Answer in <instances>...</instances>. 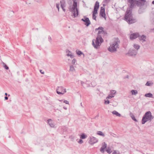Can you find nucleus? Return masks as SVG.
Returning a JSON list of instances; mask_svg holds the SVG:
<instances>
[{
  "label": "nucleus",
  "instance_id": "obj_1",
  "mask_svg": "<svg viewBox=\"0 0 154 154\" xmlns=\"http://www.w3.org/2000/svg\"><path fill=\"white\" fill-rule=\"evenodd\" d=\"M120 43V41L118 38H115L112 44L108 48V51L112 53L116 51L117 49L119 48V44Z\"/></svg>",
  "mask_w": 154,
  "mask_h": 154
},
{
  "label": "nucleus",
  "instance_id": "obj_2",
  "mask_svg": "<svg viewBox=\"0 0 154 154\" xmlns=\"http://www.w3.org/2000/svg\"><path fill=\"white\" fill-rule=\"evenodd\" d=\"M72 0L73 1L72 6H69V11L73 14L74 18L78 15L79 11L77 8V2H76V0Z\"/></svg>",
  "mask_w": 154,
  "mask_h": 154
},
{
  "label": "nucleus",
  "instance_id": "obj_3",
  "mask_svg": "<svg viewBox=\"0 0 154 154\" xmlns=\"http://www.w3.org/2000/svg\"><path fill=\"white\" fill-rule=\"evenodd\" d=\"M154 118L150 111L146 112L143 115L141 121L142 124H144L147 121L151 122Z\"/></svg>",
  "mask_w": 154,
  "mask_h": 154
},
{
  "label": "nucleus",
  "instance_id": "obj_4",
  "mask_svg": "<svg viewBox=\"0 0 154 154\" xmlns=\"http://www.w3.org/2000/svg\"><path fill=\"white\" fill-rule=\"evenodd\" d=\"M130 11H126L124 17L125 20L128 23L131 24L136 22V19L133 18L131 12H129Z\"/></svg>",
  "mask_w": 154,
  "mask_h": 154
},
{
  "label": "nucleus",
  "instance_id": "obj_5",
  "mask_svg": "<svg viewBox=\"0 0 154 154\" xmlns=\"http://www.w3.org/2000/svg\"><path fill=\"white\" fill-rule=\"evenodd\" d=\"M103 41V40L101 36L100 35H98L96 39H94L92 40V45L94 48L97 49Z\"/></svg>",
  "mask_w": 154,
  "mask_h": 154
},
{
  "label": "nucleus",
  "instance_id": "obj_6",
  "mask_svg": "<svg viewBox=\"0 0 154 154\" xmlns=\"http://www.w3.org/2000/svg\"><path fill=\"white\" fill-rule=\"evenodd\" d=\"M136 0H128V2L130 3L128 5L129 8H128L127 11H130L129 12H131L132 9L136 5Z\"/></svg>",
  "mask_w": 154,
  "mask_h": 154
},
{
  "label": "nucleus",
  "instance_id": "obj_7",
  "mask_svg": "<svg viewBox=\"0 0 154 154\" xmlns=\"http://www.w3.org/2000/svg\"><path fill=\"white\" fill-rule=\"evenodd\" d=\"M56 91L58 94H63L66 92V89L64 88L62 86L57 87Z\"/></svg>",
  "mask_w": 154,
  "mask_h": 154
},
{
  "label": "nucleus",
  "instance_id": "obj_8",
  "mask_svg": "<svg viewBox=\"0 0 154 154\" xmlns=\"http://www.w3.org/2000/svg\"><path fill=\"white\" fill-rule=\"evenodd\" d=\"M137 53V51L134 49L131 48L128 51V53L126 54L130 56H135Z\"/></svg>",
  "mask_w": 154,
  "mask_h": 154
},
{
  "label": "nucleus",
  "instance_id": "obj_9",
  "mask_svg": "<svg viewBox=\"0 0 154 154\" xmlns=\"http://www.w3.org/2000/svg\"><path fill=\"white\" fill-rule=\"evenodd\" d=\"M136 5L138 7L143 6L145 5L146 0H136Z\"/></svg>",
  "mask_w": 154,
  "mask_h": 154
},
{
  "label": "nucleus",
  "instance_id": "obj_10",
  "mask_svg": "<svg viewBox=\"0 0 154 154\" xmlns=\"http://www.w3.org/2000/svg\"><path fill=\"white\" fill-rule=\"evenodd\" d=\"M105 8L103 7H101L100 11V16L106 19V14L105 13Z\"/></svg>",
  "mask_w": 154,
  "mask_h": 154
},
{
  "label": "nucleus",
  "instance_id": "obj_11",
  "mask_svg": "<svg viewBox=\"0 0 154 154\" xmlns=\"http://www.w3.org/2000/svg\"><path fill=\"white\" fill-rule=\"evenodd\" d=\"M139 7L138 10V13L139 14H142L144 12L145 10L147 7V5H145L144 6H140Z\"/></svg>",
  "mask_w": 154,
  "mask_h": 154
},
{
  "label": "nucleus",
  "instance_id": "obj_12",
  "mask_svg": "<svg viewBox=\"0 0 154 154\" xmlns=\"http://www.w3.org/2000/svg\"><path fill=\"white\" fill-rule=\"evenodd\" d=\"M97 141L98 140L96 138L94 137H90V139L89 141V143L91 144L92 145L97 143Z\"/></svg>",
  "mask_w": 154,
  "mask_h": 154
},
{
  "label": "nucleus",
  "instance_id": "obj_13",
  "mask_svg": "<svg viewBox=\"0 0 154 154\" xmlns=\"http://www.w3.org/2000/svg\"><path fill=\"white\" fill-rule=\"evenodd\" d=\"M139 37V33H133L131 34L130 35V39L133 40Z\"/></svg>",
  "mask_w": 154,
  "mask_h": 154
},
{
  "label": "nucleus",
  "instance_id": "obj_14",
  "mask_svg": "<svg viewBox=\"0 0 154 154\" xmlns=\"http://www.w3.org/2000/svg\"><path fill=\"white\" fill-rule=\"evenodd\" d=\"M107 144L105 142H103L102 143V146L100 149V152L102 153H103L104 152V149L107 147Z\"/></svg>",
  "mask_w": 154,
  "mask_h": 154
},
{
  "label": "nucleus",
  "instance_id": "obj_15",
  "mask_svg": "<svg viewBox=\"0 0 154 154\" xmlns=\"http://www.w3.org/2000/svg\"><path fill=\"white\" fill-rule=\"evenodd\" d=\"M84 18H85L84 22L85 23V25L87 26H88L91 24V22L89 18L85 17H84Z\"/></svg>",
  "mask_w": 154,
  "mask_h": 154
},
{
  "label": "nucleus",
  "instance_id": "obj_16",
  "mask_svg": "<svg viewBox=\"0 0 154 154\" xmlns=\"http://www.w3.org/2000/svg\"><path fill=\"white\" fill-rule=\"evenodd\" d=\"M140 41L142 40L143 42H144L146 41V36L144 35H142L141 36L139 34V37H138Z\"/></svg>",
  "mask_w": 154,
  "mask_h": 154
},
{
  "label": "nucleus",
  "instance_id": "obj_17",
  "mask_svg": "<svg viewBox=\"0 0 154 154\" xmlns=\"http://www.w3.org/2000/svg\"><path fill=\"white\" fill-rule=\"evenodd\" d=\"M48 123L49 125L51 127H54V125L53 123L52 120L51 119H49L48 120Z\"/></svg>",
  "mask_w": 154,
  "mask_h": 154
},
{
  "label": "nucleus",
  "instance_id": "obj_18",
  "mask_svg": "<svg viewBox=\"0 0 154 154\" xmlns=\"http://www.w3.org/2000/svg\"><path fill=\"white\" fill-rule=\"evenodd\" d=\"M153 84V82H151V81H147L146 84H145V85L147 86H152Z\"/></svg>",
  "mask_w": 154,
  "mask_h": 154
},
{
  "label": "nucleus",
  "instance_id": "obj_19",
  "mask_svg": "<svg viewBox=\"0 0 154 154\" xmlns=\"http://www.w3.org/2000/svg\"><path fill=\"white\" fill-rule=\"evenodd\" d=\"M99 7V3L98 1H96L94 7V8L98 9Z\"/></svg>",
  "mask_w": 154,
  "mask_h": 154
},
{
  "label": "nucleus",
  "instance_id": "obj_20",
  "mask_svg": "<svg viewBox=\"0 0 154 154\" xmlns=\"http://www.w3.org/2000/svg\"><path fill=\"white\" fill-rule=\"evenodd\" d=\"M61 7V8L65 7V2L64 0H62L60 1Z\"/></svg>",
  "mask_w": 154,
  "mask_h": 154
},
{
  "label": "nucleus",
  "instance_id": "obj_21",
  "mask_svg": "<svg viewBox=\"0 0 154 154\" xmlns=\"http://www.w3.org/2000/svg\"><path fill=\"white\" fill-rule=\"evenodd\" d=\"M145 96L146 97H152L153 95L151 93H149L145 94Z\"/></svg>",
  "mask_w": 154,
  "mask_h": 154
},
{
  "label": "nucleus",
  "instance_id": "obj_22",
  "mask_svg": "<svg viewBox=\"0 0 154 154\" xmlns=\"http://www.w3.org/2000/svg\"><path fill=\"white\" fill-rule=\"evenodd\" d=\"M112 113L114 115H116V116H121V114L116 111H113L112 112Z\"/></svg>",
  "mask_w": 154,
  "mask_h": 154
},
{
  "label": "nucleus",
  "instance_id": "obj_23",
  "mask_svg": "<svg viewBox=\"0 0 154 154\" xmlns=\"http://www.w3.org/2000/svg\"><path fill=\"white\" fill-rule=\"evenodd\" d=\"M76 54L79 55H81L82 54L84 55V54L81 51H79L78 50H76Z\"/></svg>",
  "mask_w": 154,
  "mask_h": 154
},
{
  "label": "nucleus",
  "instance_id": "obj_24",
  "mask_svg": "<svg viewBox=\"0 0 154 154\" xmlns=\"http://www.w3.org/2000/svg\"><path fill=\"white\" fill-rule=\"evenodd\" d=\"M134 47L136 49V50H138L140 48V46L137 44H134L133 45Z\"/></svg>",
  "mask_w": 154,
  "mask_h": 154
},
{
  "label": "nucleus",
  "instance_id": "obj_25",
  "mask_svg": "<svg viewBox=\"0 0 154 154\" xmlns=\"http://www.w3.org/2000/svg\"><path fill=\"white\" fill-rule=\"evenodd\" d=\"M131 92L132 95H136L138 93L137 91L136 90H132Z\"/></svg>",
  "mask_w": 154,
  "mask_h": 154
},
{
  "label": "nucleus",
  "instance_id": "obj_26",
  "mask_svg": "<svg viewBox=\"0 0 154 154\" xmlns=\"http://www.w3.org/2000/svg\"><path fill=\"white\" fill-rule=\"evenodd\" d=\"M87 136H86L84 133H82L80 136V138L81 139H85L86 138Z\"/></svg>",
  "mask_w": 154,
  "mask_h": 154
},
{
  "label": "nucleus",
  "instance_id": "obj_27",
  "mask_svg": "<svg viewBox=\"0 0 154 154\" xmlns=\"http://www.w3.org/2000/svg\"><path fill=\"white\" fill-rule=\"evenodd\" d=\"M98 135L102 136L103 137L105 136V135L101 131H98L97 133Z\"/></svg>",
  "mask_w": 154,
  "mask_h": 154
},
{
  "label": "nucleus",
  "instance_id": "obj_28",
  "mask_svg": "<svg viewBox=\"0 0 154 154\" xmlns=\"http://www.w3.org/2000/svg\"><path fill=\"white\" fill-rule=\"evenodd\" d=\"M106 151L109 154H110L112 152L111 149L108 147L107 149L106 150Z\"/></svg>",
  "mask_w": 154,
  "mask_h": 154
},
{
  "label": "nucleus",
  "instance_id": "obj_29",
  "mask_svg": "<svg viewBox=\"0 0 154 154\" xmlns=\"http://www.w3.org/2000/svg\"><path fill=\"white\" fill-rule=\"evenodd\" d=\"M2 64L3 66L5 69L8 70L9 69L8 67L4 62H2Z\"/></svg>",
  "mask_w": 154,
  "mask_h": 154
},
{
  "label": "nucleus",
  "instance_id": "obj_30",
  "mask_svg": "<svg viewBox=\"0 0 154 154\" xmlns=\"http://www.w3.org/2000/svg\"><path fill=\"white\" fill-rule=\"evenodd\" d=\"M75 70L74 66L72 65H70V66L69 71H73Z\"/></svg>",
  "mask_w": 154,
  "mask_h": 154
},
{
  "label": "nucleus",
  "instance_id": "obj_31",
  "mask_svg": "<svg viewBox=\"0 0 154 154\" xmlns=\"http://www.w3.org/2000/svg\"><path fill=\"white\" fill-rule=\"evenodd\" d=\"M98 9H97L94 8V11L92 12L93 14H97Z\"/></svg>",
  "mask_w": 154,
  "mask_h": 154
},
{
  "label": "nucleus",
  "instance_id": "obj_32",
  "mask_svg": "<svg viewBox=\"0 0 154 154\" xmlns=\"http://www.w3.org/2000/svg\"><path fill=\"white\" fill-rule=\"evenodd\" d=\"M112 154H120V152L118 151L114 150Z\"/></svg>",
  "mask_w": 154,
  "mask_h": 154
},
{
  "label": "nucleus",
  "instance_id": "obj_33",
  "mask_svg": "<svg viewBox=\"0 0 154 154\" xmlns=\"http://www.w3.org/2000/svg\"><path fill=\"white\" fill-rule=\"evenodd\" d=\"M114 97V96L113 95H109L106 97V98L107 99H110L113 97Z\"/></svg>",
  "mask_w": 154,
  "mask_h": 154
},
{
  "label": "nucleus",
  "instance_id": "obj_34",
  "mask_svg": "<svg viewBox=\"0 0 154 154\" xmlns=\"http://www.w3.org/2000/svg\"><path fill=\"white\" fill-rule=\"evenodd\" d=\"M96 16L95 15V14H92V18L93 20H96Z\"/></svg>",
  "mask_w": 154,
  "mask_h": 154
},
{
  "label": "nucleus",
  "instance_id": "obj_35",
  "mask_svg": "<svg viewBox=\"0 0 154 154\" xmlns=\"http://www.w3.org/2000/svg\"><path fill=\"white\" fill-rule=\"evenodd\" d=\"M132 119L134 121L137 122V120L135 119L134 116H131Z\"/></svg>",
  "mask_w": 154,
  "mask_h": 154
},
{
  "label": "nucleus",
  "instance_id": "obj_36",
  "mask_svg": "<svg viewBox=\"0 0 154 154\" xmlns=\"http://www.w3.org/2000/svg\"><path fill=\"white\" fill-rule=\"evenodd\" d=\"M116 92V91L115 90H112L110 91L111 94L112 95L115 94Z\"/></svg>",
  "mask_w": 154,
  "mask_h": 154
},
{
  "label": "nucleus",
  "instance_id": "obj_37",
  "mask_svg": "<svg viewBox=\"0 0 154 154\" xmlns=\"http://www.w3.org/2000/svg\"><path fill=\"white\" fill-rule=\"evenodd\" d=\"M66 55L68 56H70L72 58H74V56L71 54H67Z\"/></svg>",
  "mask_w": 154,
  "mask_h": 154
},
{
  "label": "nucleus",
  "instance_id": "obj_38",
  "mask_svg": "<svg viewBox=\"0 0 154 154\" xmlns=\"http://www.w3.org/2000/svg\"><path fill=\"white\" fill-rule=\"evenodd\" d=\"M110 0H104L103 2L107 4L110 2Z\"/></svg>",
  "mask_w": 154,
  "mask_h": 154
},
{
  "label": "nucleus",
  "instance_id": "obj_39",
  "mask_svg": "<svg viewBox=\"0 0 154 154\" xmlns=\"http://www.w3.org/2000/svg\"><path fill=\"white\" fill-rule=\"evenodd\" d=\"M110 102L109 101V100H105L104 102V103L105 104H108Z\"/></svg>",
  "mask_w": 154,
  "mask_h": 154
},
{
  "label": "nucleus",
  "instance_id": "obj_40",
  "mask_svg": "<svg viewBox=\"0 0 154 154\" xmlns=\"http://www.w3.org/2000/svg\"><path fill=\"white\" fill-rule=\"evenodd\" d=\"M76 62V60L75 59H73L72 60V63L73 64H74Z\"/></svg>",
  "mask_w": 154,
  "mask_h": 154
},
{
  "label": "nucleus",
  "instance_id": "obj_41",
  "mask_svg": "<svg viewBox=\"0 0 154 154\" xmlns=\"http://www.w3.org/2000/svg\"><path fill=\"white\" fill-rule=\"evenodd\" d=\"M103 30H99L98 31V35H99L100 34H101L102 33V32H103Z\"/></svg>",
  "mask_w": 154,
  "mask_h": 154
},
{
  "label": "nucleus",
  "instance_id": "obj_42",
  "mask_svg": "<svg viewBox=\"0 0 154 154\" xmlns=\"http://www.w3.org/2000/svg\"><path fill=\"white\" fill-rule=\"evenodd\" d=\"M78 142L80 144H82L83 143V141L81 139H80L78 141Z\"/></svg>",
  "mask_w": 154,
  "mask_h": 154
},
{
  "label": "nucleus",
  "instance_id": "obj_43",
  "mask_svg": "<svg viewBox=\"0 0 154 154\" xmlns=\"http://www.w3.org/2000/svg\"><path fill=\"white\" fill-rule=\"evenodd\" d=\"M56 5L57 8V9H58V11H59V4L57 3L56 4Z\"/></svg>",
  "mask_w": 154,
  "mask_h": 154
},
{
  "label": "nucleus",
  "instance_id": "obj_44",
  "mask_svg": "<svg viewBox=\"0 0 154 154\" xmlns=\"http://www.w3.org/2000/svg\"><path fill=\"white\" fill-rule=\"evenodd\" d=\"M99 30H103V28L102 26H100L98 28Z\"/></svg>",
  "mask_w": 154,
  "mask_h": 154
},
{
  "label": "nucleus",
  "instance_id": "obj_45",
  "mask_svg": "<svg viewBox=\"0 0 154 154\" xmlns=\"http://www.w3.org/2000/svg\"><path fill=\"white\" fill-rule=\"evenodd\" d=\"M48 40H49V41L51 42V40H52V39L51 38V37L50 36H49L48 37Z\"/></svg>",
  "mask_w": 154,
  "mask_h": 154
},
{
  "label": "nucleus",
  "instance_id": "obj_46",
  "mask_svg": "<svg viewBox=\"0 0 154 154\" xmlns=\"http://www.w3.org/2000/svg\"><path fill=\"white\" fill-rule=\"evenodd\" d=\"M64 103H66V104H69V102L68 101H67V100H64Z\"/></svg>",
  "mask_w": 154,
  "mask_h": 154
},
{
  "label": "nucleus",
  "instance_id": "obj_47",
  "mask_svg": "<svg viewBox=\"0 0 154 154\" xmlns=\"http://www.w3.org/2000/svg\"><path fill=\"white\" fill-rule=\"evenodd\" d=\"M103 32H102V34H106V31H105L103 30Z\"/></svg>",
  "mask_w": 154,
  "mask_h": 154
},
{
  "label": "nucleus",
  "instance_id": "obj_48",
  "mask_svg": "<svg viewBox=\"0 0 154 154\" xmlns=\"http://www.w3.org/2000/svg\"><path fill=\"white\" fill-rule=\"evenodd\" d=\"M81 83L82 85V86H83V85L84 84V82H83V81H81Z\"/></svg>",
  "mask_w": 154,
  "mask_h": 154
},
{
  "label": "nucleus",
  "instance_id": "obj_49",
  "mask_svg": "<svg viewBox=\"0 0 154 154\" xmlns=\"http://www.w3.org/2000/svg\"><path fill=\"white\" fill-rule=\"evenodd\" d=\"M66 53L67 54H69V53H70V51H69V50H67L66 51Z\"/></svg>",
  "mask_w": 154,
  "mask_h": 154
},
{
  "label": "nucleus",
  "instance_id": "obj_50",
  "mask_svg": "<svg viewBox=\"0 0 154 154\" xmlns=\"http://www.w3.org/2000/svg\"><path fill=\"white\" fill-rule=\"evenodd\" d=\"M5 100H7L8 99V98L7 97V96H5Z\"/></svg>",
  "mask_w": 154,
  "mask_h": 154
},
{
  "label": "nucleus",
  "instance_id": "obj_51",
  "mask_svg": "<svg viewBox=\"0 0 154 154\" xmlns=\"http://www.w3.org/2000/svg\"><path fill=\"white\" fill-rule=\"evenodd\" d=\"M128 75H127V76L126 77H124V79H126V78H128Z\"/></svg>",
  "mask_w": 154,
  "mask_h": 154
},
{
  "label": "nucleus",
  "instance_id": "obj_52",
  "mask_svg": "<svg viewBox=\"0 0 154 154\" xmlns=\"http://www.w3.org/2000/svg\"><path fill=\"white\" fill-rule=\"evenodd\" d=\"M81 20L84 22V21H85V18H84V19L82 18V19H81Z\"/></svg>",
  "mask_w": 154,
  "mask_h": 154
},
{
  "label": "nucleus",
  "instance_id": "obj_53",
  "mask_svg": "<svg viewBox=\"0 0 154 154\" xmlns=\"http://www.w3.org/2000/svg\"><path fill=\"white\" fill-rule=\"evenodd\" d=\"M42 70H40V72L42 74H44V72H42Z\"/></svg>",
  "mask_w": 154,
  "mask_h": 154
},
{
  "label": "nucleus",
  "instance_id": "obj_54",
  "mask_svg": "<svg viewBox=\"0 0 154 154\" xmlns=\"http://www.w3.org/2000/svg\"><path fill=\"white\" fill-rule=\"evenodd\" d=\"M62 8L63 9V10L64 11H65V9L64 8Z\"/></svg>",
  "mask_w": 154,
  "mask_h": 154
},
{
  "label": "nucleus",
  "instance_id": "obj_55",
  "mask_svg": "<svg viewBox=\"0 0 154 154\" xmlns=\"http://www.w3.org/2000/svg\"><path fill=\"white\" fill-rule=\"evenodd\" d=\"M99 30V29H98V28H97L95 29V31H97V30Z\"/></svg>",
  "mask_w": 154,
  "mask_h": 154
},
{
  "label": "nucleus",
  "instance_id": "obj_56",
  "mask_svg": "<svg viewBox=\"0 0 154 154\" xmlns=\"http://www.w3.org/2000/svg\"><path fill=\"white\" fill-rule=\"evenodd\" d=\"M152 4L154 5V0L152 1Z\"/></svg>",
  "mask_w": 154,
  "mask_h": 154
},
{
  "label": "nucleus",
  "instance_id": "obj_57",
  "mask_svg": "<svg viewBox=\"0 0 154 154\" xmlns=\"http://www.w3.org/2000/svg\"><path fill=\"white\" fill-rule=\"evenodd\" d=\"M63 108L66 110L67 109V108L66 107H64Z\"/></svg>",
  "mask_w": 154,
  "mask_h": 154
},
{
  "label": "nucleus",
  "instance_id": "obj_58",
  "mask_svg": "<svg viewBox=\"0 0 154 154\" xmlns=\"http://www.w3.org/2000/svg\"><path fill=\"white\" fill-rule=\"evenodd\" d=\"M5 94L6 96H7V94L6 93H5Z\"/></svg>",
  "mask_w": 154,
  "mask_h": 154
},
{
  "label": "nucleus",
  "instance_id": "obj_59",
  "mask_svg": "<svg viewBox=\"0 0 154 154\" xmlns=\"http://www.w3.org/2000/svg\"><path fill=\"white\" fill-rule=\"evenodd\" d=\"M103 6H106V5L103 4Z\"/></svg>",
  "mask_w": 154,
  "mask_h": 154
},
{
  "label": "nucleus",
  "instance_id": "obj_60",
  "mask_svg": "<svg viewBox=\"0 0 154 154\" xmlns=\"http://www.w3.org/2000/svg\"><path fill=\"white\" fill-rule=\"evenodd\" d=\"M59 100L60 102H62L63 101V100Z\"/></svg>",
  "mask_w": 154,
  "mask_h": 154
},
{
  "label": "nucleus",
  "instance_id": "obj_61",
  "mask_svg": "<svg viewBox=\"0 0 154 154\" xmlns=\"http://www.w3.org/2000/svg\"><path fill=\"white\" fill-rule=\"evenodd\" d=\"M81 105L82 106V103H81Z\"/></svg>",
  "mask_w": 154,
  "mask_h": 154
}]
</instances>
